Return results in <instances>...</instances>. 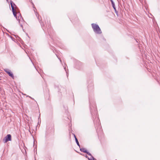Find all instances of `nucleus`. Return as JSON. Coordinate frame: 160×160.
<instances>
[{
	"mask_svg": "<svg viewBox=\"0 0 160 160\" xmlns=\"http://www.w3.org/2000/svg\"><path fill=\"white\" fill-rule=\"evenodd\" d=\"M73 135H74V137L75 138V140H76V138H77L76 137V136H75V135L73 134Z\"/></svg>",
	"mask_w": 160,
	"mask_h": 160,
	"instance_id": "obj_15",
	"label": "nucleus"
},
{
	"mask_svg": "<svg viewBox=\"0 0 160 160\" xmlns=\"http://www.w3.org/2000/svg\"><path fill=\"white\" fill-rule=\"evenodd\" d=\"M136 42H138V41H137V40H136Z\"/></svg>",
	"mask_w": 160,
	"mask_h": 160,
	"instance_id": "obj_19",
	"label": "nucleus"
},
{
	"mask_svg": "<svg viewBox=\"0 0 160 160\" xmlns=\"http://www.w3.org/2000/svg\"><path fill=\"white\" fill-rule=\"evenodd\" d=\"M36 16L37 17L39 21V22L40 23H41V22L40 21V18L39 17V15L37 13H36Z\"/></svg>",
	"mask_w": 160,
	"mask_h": 160,
	"instance_id": "obj_10",
	"label": "nucleus"
},
{
	"mask_svg": "<svg viewBox=\"0 0 160 160\" xmlns=\"http://www.w3.org/2000/svg\"><path fill=\"white\" fill-rule=\"evenodd\" d=\"M89 160H92L91 159H89Z\"/></svg>",
	"mask_w": 160,
	"mask_h": 160,
	"instance_id": "obj_20",
	"label": "nucleus"
},
{
	"mask_svg": "<svg viewBox=\"0 0 160 160\" xmlns=\"http://www.w3.org/2000/svg\"><path fill=\"white\" fill-rule=\"evenodd\" d=\"M17 18H18V19H17L18 20V22H19V24H20V25L21 27H22L23 28V26H22V24H21V23H20V21H24V20L23 19V20H22V18H19V19H20V21H19V20L18 19V16H17Z\"/></svg>",
	"mask_w": 160,
	"mask_h": 160,
	"instance_id": "obj_8",
	"label": "nucleus"
},
{
	"mask_svg": "<svg viewBox=\"0 0 160 160\" xmlns=\"http://www.w3.org/2000/svg\"><path fill=\"white\" fill-rule=\"evenodd\" d=\"M80 151L82 152H83L85 153H87L88 155L91 156L93 160H96L93 156H92V154L87 150L84 148H80Z\"/></svg>",
	"mask_w": 160,
	"mask_h": 160,
	"instance_id": "obj_4",
	"label": "nucleus"
},
{
	"mask_svg": "<svg viewBox=\"0 0 160 160\" xmlns=\"http://www.w3.org/2000/svg\"><path fill=\"white\" fill-rule=\"evenodd\" d=\"M75 140L77 145L79 147V148H80V146L78 141V139L77 138H76V140Z\"/></svg>",
	"mask_w": 160,
	"mask_h": 160,
	"instance_id": "obj_9",
	"label": "nucleus"
},
{
	"mask_svg": "<svg viewBox=\"0 0 160 160\" xmlns=\"http://www.w3.org/2000/svg\"><path fill=\"white\" fill-rule=\"evenodd\" d=\"M110 1L111 2L112 5V7L113 8V9H114L115 12L117 14V13H118V12H117L116 10V9L115 6V5L114 2L112 0H110Z\"/></svg>",
	"mask_w": 160,
	"mask_h": 160,
	"instance_id": "obj_7",
	"label": "nucleus"
},
{
	"mask_svg": "<svg viewBox=\"0 0 160 160\" xmlns=\"http://www.w3.org/2000/svg\"><path fill=\"white\" fill-rule=\"evenodd\" d=\"M48 34H49V35H50V34H51V33H49V31H48Z\"/></svg>",
	"mask_w": 160,
	"mask_h": 160,
	"instance_id": "obj_16",
	"label": "nucleus"
},
{
	"mask_svg": "<svg viewBox=\"0 0 160 160\" xmlns=\"http://www.w3.org/2000/svg\"><path fill=\"white\" fill-rule=\"evenodd\" d=\"M10 38H12V39L13 40V39H14L13 38H12V37L10 36Z\"/></svg>",
	"mask_w": 160,
	"mask_h": 160,
	"instance_id": "obj_17",
	"label": "nucleus"
},
{
	"mask_svg": "<svg viewBox=\"0 0 160 160\" xmlns=\"http://www.w3.org/2000/svg\"><path fill=\"white\" fill-rule=\"evenodd\" d=\"M27 97H28L29 98H31V99H32V100H34L35 101H36L34 99L32 98L31 97H30V96H27Z\"/></svg>",
	"mask_w": 160,
	"mask_h": 160,
	"instance_id": "obj_12",
	"label": "nucleus"
},
{
	"mask_svg": "<svg viewBox=\"0 0 160 160\" xmlns=\"http://www.w3.org/2000/svg\"><path fill=\"white\" fill-rule=\"evenodd\" d=\"M91 25L93 31L95 33L98 34H100L102 33L100 28L98 24L95 23H92Z\"/></svg>",
	"mask_w": 160,
	"mask_h": 160,
	"instance_id": "obj_3",
	"label": "nucleus"
},
{
	"mask_svg": "<svg viewBox=\"0 0 160 160\" xmlns=\"http://www.w3.org/2000/svg\"><path fill=\"white\" fill-rule=\"evenodd\" d=\"M7 0V2H8V0Z\"/></svg>",
	"mask_w": 160,
	"mask_h": 160,
	"instance_id": "obj_18",
	"label": "nucleus"
},
{
	"mask_svg": "<svg viewBox=\"0 0 160 160\" xmlns=\"http://www.w3.org/2000/svg\"><path fill=\"white\" fill-rule=\"evenodd\" d=\"M41 26L42 27V29L43 30H44V27L43 26H42V23H41Z\"/></svg>",
	"mask_w": 160,
	"mask_h": 160,
	"instance_id": "obj_14",
	"label": "nucleus"
},
{
	"mask_svg": "<svg viewBox=\"0 0 160 160\" xmlns=\"http://www.w3.org/2000/svg\"><path fill=\"white\" fill-rule=\"evenodd\" d=\"M64 69L65 70V71H66V73H67V76L68 77V73L67 72V71H66V67H64Z\"/></svg>",
	"mask_w": 160,
	"mask_h": 160,
	"instance_id": "obj_11",
	"label": "nucleus"
},
{
	"mask_svg": "<svg viewBox=\"0 0 160 160\" xmlns=\"http://www.w3.org/2000/svg\"><path fill=\"white\" fill-rule=\"evenodd\" d=\"M3 140L5 142L11 141V135L10 134H8L3 139Z\"/></svg>",
	"mask_w": 160,
	"mask_h": 160,
	"instance_id": "obj_6",
	"label": "nucleus"
},
{
	"mask_svg": "<svg viewBox=\"0 0 160 160\" xmlns=\"http://www.w3.org/2000/svg\"><path fill=\"white\" fill-rule=\"evenodd\" d=\"M4 71L9 76L12 77L13 79H14V77L13 74L10 70L8 69H4Z\"/></svg>",
	"mask_w": 160,
	"mask_h": 160,
	"instance_id": "obj_5",
	"label": "nucleus"
},
{
	"mask_svg": "<svg viewBox=\"0 0 160 160\" xmlns=\"http://www.w3.org/2000/svg\"><path fill=\"white\" fill-rule=\"evenodd\" d=\"M56 55L57 56V57L59 59V60H60V62H62V61H61V59L60 58H59V57H58L57 56V55L56 54Z\"/></svg>",
	"mask_w": 160,
	"mask_h": 160,
	"instance_id": "obj_13",
	"label": "nucleus"
},
{
	"mask_svg": "<svg viewBox=\"0 0 160 160\" xmlns=\"http://www.w3.org/2000/svg\"><path fill=\"white\" fill-rule=\"evenodd\" d=\"M90 112L91 113L92 115V117L93 118V122L95 124V128L96 129L97 132L98 134H99V131H98V129H101V126L100 123V121L99 119L98 116H97V112L96 110H94V112H92V108H95L96 106L95 105H94V106L91 105V104L90 102Z\"/></svg>",
	"mask_w": 160,
	"mask_h": 160,
	"instance_id": "obj_1",
	"label": "nucleus"
},
{
	"mask_svg": "<svg viewBox=\"0 0 160 160\" xmlns=\"http://www.w3.org/2000/svg\"><path fill=\"white\" fill-rule=\"evenodd\" d=\"M10 3L12 8V11L14 17H15L16 19H18L17 16H18L19 21L20 20L19 18H22V19L23 20V18L21 15L20 12L18 11V9L15 3L12 0H10Z\"/></svg>",
	"mask_w": 160,
	"mask_h": 160,
	"instance_id": "obj_2",
	"label": "nucleus"
}]
</instances>
